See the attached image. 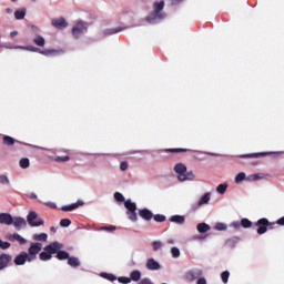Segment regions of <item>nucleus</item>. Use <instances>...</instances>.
Wrapping results in <instances>:
<instances>
[{"instance_id": "27", "label": "nucleus", "mask_w": 284, "mask_h": 284, "mask_svg": "<svg viewBox=\"0 0 284 284\" xmlns=\"http://www.w3.org/2000/svg\"><path fill=\"white\" fill-rule=\"evenodd\" d=\"M16 50H27L28 52H40L41 50H39V48L34 47V45H29V47H14Z\"/></svg>"}, {"instance_id": "6", "label": "nucleus", "mask_w": 284, "mask_h": 284, "mask_svg": "<svg viewBox=\"0 0 284 284\" xmlns=\"http://www.w3.org/2000/svg\"><path fill=\"white\" fill-rule=\"evenodd\" d=\"M27 221L31 227H41V225L44 223L39 214H37L34 211L29 212Z\"/></svg>"}, {"instance_id": "61", "label": "nucleus", "mask_w": 284, "mask_h": 284, "mask_svg": "<svg viewBox=\"0 0 284 284\" xmlns=\"http://www.w3.org/2000/svg\"><path fill=\"white\" fill-rule=\"evenodd\" d=\"M17 34H19L18 31H11V32H10V37H11L12 39H14V37H17Z\"/></svg>"}, {"instance_id": "4", "label": "nucleus", "mask_w": 284, "mask_h": 284, "mask_svg": "<svg viewBox=\"0 0 284 284\" xmlns=\"http://www.w3.org/2000/svg\"><path fill=\"white\" fill-rule=\"evenodd\" d=\"M124 206L126 209V216L129 221L136 223V221H139V216H136V203L132 202V200H126L124 202Z\"/></svg>"}, {"instance_id": "42", "label": "nucleus", "mask_w": 284, "mask_h": 284, "mask_svg": "<svg viewBox=\"0 0 284 284\" xmlns=\"http://www.w3.org/2000/svg\"><path fill=\"white\" fill-rule=\"evenodd\" d=\"M153 252H159L161 247H163V242L161 241H154L152 242Z\"/></svg>"}, {"instance_id": "56", "label": "nucleus", "mask_w": 284, "mask_h": 284, "mask_svg": "<svg viewBox=\"0 0 284 284\" xmlns=\"http://www.w3.org/2000/svg\"><path fill=\"white\" fill-rule=\"evenodd\" d=\"M196 284H207V280H205V277H200Z\"/></svg>"}, {"instance_id": "40", "label": "nucleus", "mask_w": 284, "mask_h": 284, "mask_svg": "<svg viewBox=\"0 0 284 284\" xmlns=\"http://www.w3.org/2000/svg\"><path fill=\"white\" fill-rule=\"evenodd\" d=\"M241 225L245 230H250V227H252V221L244 217V219L241 220Z\"/></svg>"}, {"instance_id": "8", "label": "nucleus", "mask_w": 284, "mask_h": 284, "mask_svg": "<svg viewBox=\"0 0 284 284\" xmlns=\"http://www.w3.org/2000/svg\"><path fill=\"white\" fill-rule=\"evenodd\" d=\"M13 263L14 265H24L26 263H32V256H29L27 252H21L16 255Z\"/></svg>"}, {"instance_id": "55", "label": "nucleus", "mask_w": 284, "mask_h": 284, "mask_svg": "<svg viewBox=\"0 0 284 284\" xmlns=\"http://www.w3.org/2000/svg\"><path fill=\"white\" fill-rule=\"evenodd\" d=\"M101 230H105V232H114L116 230L115 226H103Z\"/></svg>"}, {"instance_id": "57", "label": "nucleus", "mask_w": 284, "mask_h": 284, "mask_svg": "<svg viewBox=\"0 0 284 284\" xmlns=\"http://www.w3.org/2000/svg\"><path fill=\"white\" fill-rule=\"evenodd\" d=\"M277 223L276 222H268L267 227H270V230H274V227H276Z\"/></svg>"}, {"instance_id": "20", "label": "nucleus", "mask_w": 284, "mask_h": 284, "mask_svg": "<svg viewBox=\"0 0 284 284\" xmlns=\"http://www.w3.org/2000/svg\"><path fill=\"white\" fill-rule=\"evenodd\" d=\"M139 215L141 216V219H143L144 221H152V219L154 217V214L152 213V211H150L149 209H142L139 211Z\"/></svg>"}, {"instance_id": "47", "label": "nucleus", "mask_w": 284, "mask_h": 284, "mask_svg": "<svg viewBox=\"0 0 284 284\" xmlns=\"http://www.w3.org/2000/svg\"><path fill=\"white\" fill-rule=\"evenodd\" d=\"M118 281H119V283H122V284H130V283H132V278L125 277V276H120L118 278Z\"/></svg>"}, {"instance_id": "37", "label": "nucleus", "mask_w": 284, "mask_h": 284, "mask_svg": "<svg viewBox=\"0 0 284 284\" xmlns=\"http://www.w3.org/2000/svg\"><path fill=\"white\" fill-rule=\"evenodd\" d=\"M3 143H4V145H12L13 143H17V140H14L10 135H4L3 136Z\"/></svg>"}, {"instance_id": "9", "label": "nucleus", "mask_w": 284, "mask_h": 284, "mask_svg": "<svg viewBox=\"0 0 284 284\" xmlns=\"http://www.w3.org/2000/svg\"><path fill=\"white\" fill-rule=\"evenodd\" d=\"M145 267L149 272H159L163 266L154 257H149L145 262Z\"/></svg>"}, {"instance_id": "36", "label": "nucleus", "mask_w": 284, "mask_h": 284, "mask_svg": "<svg viewBox=\"0 0 284 284\" xmlns=\"http://www.w3.org/2000/svg\"><path fill=\"white\" fill-rule=\"evenodd\" d=\"M172 258H179L181 256V250L176 246L171 247Z\"/></svg>"}, {"instance_id": "39", "label": "nucleus", "mask_w": 284, "mask_h": 284, "mask_svg": "<svg viewBox=\"0 0 284 284\" xmlns=\"http://www.w3.org/2000/svg\"><path fill=\"white\" fill-rule=\"evenodd\" d=\"M221 281L222 283L227 284L230 281V271H224L221 273Z\"/></svg>"}, {"instance_id": "34", "label": "nucleus", "mask_w": 284, "mask_h": 284, "mask_svg": "<svg viewBox=\"0 0 284 284\" xmlns=\"http://www.w3.org/2000/svg\"><path fill=\"white\" fill-rule=\"evenodd\" d=\"M227 187H229L227 183H222L217 185L216 187L217 194H221V195L225 194V192H227Z\"/></svg>"}, {"instance_id": "49", "label": "nucleus", "mask_w": 284, "mask_h": 284, "mask_svg": "<svg viewBox=\"0 0 284 284\" xmlns=\"http://www.w3.org/2000/svg\"><path fill=\"white\" fill-rule=\"evenodd\" d=\"M205 239H207V235H193L191 241H205Z\"/></svg>"}, {"instance_id": "60", "label": "nucleus", "mask_w": 284, "mask_h": 284, "mask_svg": "<svg viewBox=\"0 0 284 284\" xmlns=\"http://www.w3.org/2000/svg\"><path fill=\"white\" fill-rule=\"evenodd\" d=\"M277 225H284V216L276 221Z\"/></svg>"}, {"instance_id": "28", "label": "nucleus", "mask_w": 284, "mask_h": 284, "mask_svg": "<svg viewBox=\"0 0 284 284\" xmlns=\"http://www.w3.org/2000/svg\"><path fill=\"white\" fill-rule=\"evenodd\" d=\"M243 181H247V174H245V172H240L235 176V183L239 185V184L243 183Z\"/></svg>"}, {"instance_id": "58", "label": "nucleus", "mask_w": 284, "mask_h": 284, "mask_svg": "<svg viewBox=\"0 0 284 284\" xmlns=\"http://www.w3.org/2000/svg\"><path fill=\"white\" fill-rule=\"evenodd\" d=\"M172 6H179V3H183L184 0H170Z\"/></svg>"}, {"instance_id": "13", "label": "nucleus", "mask_w": 284, "mask_h": 284, "mask_svg": "<svg viewBox=\"0 0 284 284\" xmlns=\"http://www.w3.org/2000/svg\"><path fill=\"white\" fill-rule=\"evenodd\" d=\"M210 201H212V193L206 192L202 196H200L195 205L196 207H203V205H209Z\"/></svg>"}, {"instance_id": "45", "label": "nucleus", "mask_w": 284, "mask_h": 284, "mask_svg": "<svg viewBox=\"0 0 284 284\" xmlns=\"http://www.w3.org/2000/svg\"><path fill=\"white\" fill-rule=\"evenodd\" d=\"M60 225L61 227H70V225H72V221H70V219H62L60 221Z\"/></svg>"}, {"instance_id": "43", "label": "nucleus", "mask_w": 284, "mask_h": 284, "mask_svg": "<svg viewBox=\"0 0 284 284\" xmlns=\"http://www.w3.org/2000/svg\"><path fill=\"white\" fill-rule=\"evenodd\" d=\"M114 199L118 203H125V196H123L120 192L114 193Z\"/></svg>"}, {"instance_id": "48", "label": "nucleus", "mask_w": 284, "mask_h": 284, "mask_svg": "<svg viewBox=\"0 0 284 284\" xmlns=\"http://www.w3.org/2000/svg\"><path fill=\"white\" fill-rule=\"evenodd\" d=\"M153 219L158 223H163V221H165V215L156 214V215H153Z\"/></svg>"}, {"instance_id": "33", "label": "nucleus", "mask_w": 284, "mask_h": 284, "mask_svg": "<svg viewBox=\"0 0 284 284\" xmlns=\"http://www.w3.org/2000/svg\"><path fill=\"white\" fill-rule=\"evenodd\" d=\"M214 230H216V232H225L227 230V224H225L223 222H217L214 225Z\"/></svg>"}, {"instance_id": "41", "label": "nucleus", "mask_w": 284, "mask_h": 284, "mask_svg": "<svg viewBox=\"0 0 284 284\" xmlns=\"http://www.w3.org/2000/svg\"><path fill=\"white\" fill-rule=\"evenodd\" d=\"M33 240L34 241H48V234H45V233L34 234Z\"/></svg>"}, {"instance_id": "24", "label": "nucleus", "mask_w": 284, "mask_h": 284, "mask_svg": "<svg viewBox=\"0 0 284 284\" xmlns=\"http://www.w3.org/2000/svg\"><path fill=\"white\" fill-rule=\"evenodd\" d=\"M26 14H27L26 9H17L14 11V19H17V21H21L26 19Z\"/></svg>"}, {"instance_id": "54", "label": "nucleus", "mask_w": 284, "mask_h": 284, "mask_svg": "<svg viewBox=\"0 0 284 284\" xmlns=\"http://www.w3.org/2000/svg\"><path fill=\"white\" fill-rule=\"evenodd\" d=\"M120 170H121L122 172H125V170H128V162H121V164H120Z\"/></svg>"}, {"instance_id": "17", "label": "nucleus", "mask_w": 284, "mask_h": 284, "mask_svg": "<svg viewBox=\"0 0 284 284\" xmlns=\"http://www.w3.org/2000/svg\"><path fill=\"white\" fill-rule=\"evenodd\" d=\"M10 261H12V256H10L9 254H1L0 255V271L1 270H6V267H8V264L10 263Z\"/></svg>"}, {"instance_id": "26", "label": "nucleus", "mask_w": 284, "mask_h": 284, "mask_svg": "<svg viewBox=\"0 0 284 284\" xmlns=\"http://www.w3.org/2000/svg\"><path fill=\"white\" fill-rule=\"evenodd\" d=\"M11 241H18L20 245H26L28 243V241L23 239V236L19 235V233H14L13 235H11Z\"/></svg>"}, {"instance_id": "29", "label": "nucleus", "mask_w": 284, "mask_h": 284, "mask_svg": "<svg viewBox=\"0 0 284 284\" xmlns=\"http://www.w3.org/2000/svg\"><path fill=\"white\" fill-rule=\"evenodd\" d=\"M129 278H131V281H134L135 283H138V281H141V271L135 270V271L131 272Z\"/></svg>"}, {"instance_id": "32", "label": "nucleus", "mask_w": 284, "mask_h": 284, "mask_svg": "<svg viewBox=\"0 0 284 284\" xmlns=\"http://www.w3.org/2000/svg\"><path fill=\"white\" fill-rule=\"evenodd\" d=\"M33 43H36V45H39L40 48H43V45H45V39L41 36H36L33 39Z\"/></svg>"}, {"instance_id": "35", "label": "nucleus", "mask_w": 284, "mask_h": 284, "mask_svg": "<svg viewBox=\"0 0 284 284\" xmlns=\"http://www.w3.org/2000/svg\"><path fill=\"white\" fill-rule=\"evenodd\" d=\"M123 30H125V28L123 27H116V28H112L105 31V34H116L119 32H123Z\"/></svg>"}, {"instance_id": "31", "label": "nucleus", "mask_w": 284, "mask_h": 284, "mask_svg": "<svg viewBox=\"0 0 284 284\" xmlns=\"http://www.w3.org/2000/svg\"><path fill=\"white\" fill-rule=\"evenodd\" d=\"M57 258H59V261H65L68 258H70V254L65 251H57Z\"/></svg>"}, {"instance_id": "7", "label": "nucleus", "mask_w": 284, "mask_h": 284, "mask_svg": "<svg viewBox=\"0 0 284 284\" xmlns=\"http://www.w3.org/2000/svg\"><path fill=\"white\" fill-rule=\"evenodd\" d=\"M268 154H273V156H281L284 154L283 151L277 152H261V153H251V154H242L240 159H258L260 156H268Z\"/></svg>"}, {"instance_id": "22", "label": "nucleus", "mask_w": 284, "mask_h": 284, "mask_svg": "<svg viewBox=\"0 0 284 284\" xmlns=\"http://www.w3.org/2000/svg\"><path fill=\"white\" fill-rule=\"evenodd\" d=\"M196 230L200 234H205L206 232H210L212 227L207 223L202 222L197 224Z\"/></svg>"}, {"instance_id": "11", "label": "nucleus", "mask_w": 284, "mask_h": 284, "mask_svg": "<svg viewBox=\"0 0 284 284\" xmlns=\"http://www.w3.org/2000/svg\"><path fill=\"white\" fill-rule=\"evenodd\" d=\"M42 247H43L42 243H31L28 254L29 256L32 257V261H37V254L41 252Z\"/></svg>"}, {"instance_id": "53", "label": "nucleus", "mask_w": 284, "mask_h": 284, "mask_svg": "<svg viewBox=\"0 0 284 284\" xmlns=\"http://www.w3.org/2000/svg\"><path fill=\"white\" fill-rule=\"evenodd\" d=\"M44 205H47V207H51L52 210H57V203L54 202H45Z\"/></svg>"}, {"instance_id": "5", "label": "nucleus", "mask_w": 284, "mask_h": 284, "mask_svg": "<svg viewBox=\"0 0 284 284\" xmlns=\"http://www.w3.org/2000/svg\"><path fill=\"white\" fill-rule=\"evenodd\" d=\"M88 32V22L80 20L72 28L74 39H81Z\"/></svg>"}, {"instance_id": "30", "label": "nucleus", "mask_w": 284, "mask_h": 284, "mask_svg": "<svg viewBox=\"0 0 284 284\" xmlns=\"http://www.w3.org/2000/svg\"><path fill=\"white\" fill-rule=\"evenodd\" d=\"M19 166H20L22 170H28V168H30V159H28V158H22V159L19 161Z\"/></svg>"}, {"instance_id": "2", "label": "nucleus", "mask_w": 284, "mask_h": 284, "mask_svg": "<svg viewBox=\"0 0 284 284\" xmlns=\"http://www.w3.org/2000/svg\"><path fill=\"white\" fill-rule=\"evenodd\" d=\"M174 172L178 176V181L184 183L185 181H194L196 175L192 171H187V166L185 164L179 162L174 165Z\"/></svg>"}, {"instance_id": "3", "label": "nucleus", "mask_w": 284, "mask_h": 284, "mask_svg": "<svg viewBox=\"0 0 284 284\" xmlns=\"http://www.w3.org/2000/svg\"><path fill=\"white\" fill-rule=\"evenodd\" d=\"M63 247V244L59 242H53L44 247V252L40 253V261H50L52 254H57L59 250Z\"/></svg>"}, {"instance_id": "10", "label": "nucleus", "mask_w": 284, "mask_h": 284, "mask_svg": "<svg viewBox=\"0 0 284 284\" xmlns=\"http://www.w3.org/2000/svg\"><path fill=\"white\" fill-rule=\"evenodd\" d=\"M203 276V271L201 268H192V270H189L185 275H184V278L185 281H196V278Z\"/></svg>"}, {"instance_id": "16", "label": "nucleus", "mask_w": 284, "mask_h": 284, "mask_svg": "<svg viewBox=\"0 0 284 284\" xmlns=\"http://www.w3.org/2000/svg\"><path fill=\"white\" fill-rule=\"evenodd\" d=\"M53 28H58V30H65L68 28V21L63 18L52 20Z\"/></svg>"}, {"instance_id": "18", "label": "nucleus", "mask_w": 284, "mask_h": 284, "mask_svg": "<svg viewBox=\"0 0 284 284\" xmlns=\"http://www.w3.org/2000/svg\"><path fill=\"white\" fill-rule=\"evenodd\" d=\"M62 50L57 49H47V50H40L39 54H43V57H58V54H62Z\"/></svg>"}, {"instance_id": "1", "label": "nucleus", "mask_w": 284, "mask_h": 284, "mask_svg": "<svg viewBox=\"0 0 284 284\" xmlns=\"http://www.w3.org/2000/svg\"><path fill=\"white\" fill-rule=\"evenodd\" d=\"M164 8H165V1L163 0L155 1L153 3V11L149 14V17H146V21L149 23H159V21H163V19L168 17V14L163 12Z\"/></svg>"}, {"instance_id": "15", "label": "nucleus", "mask_w": 284, "mask_h": 284, "mask_svg": "<svg viewBox=\"0 0 284 284\" xmlns=\"http://www.w3.org/2000/svg\"><path fill=\"white\" fill-rule=\"evenodd\" d=\"M12 225L16 227V230H23V227H26L28 223L23 217H13Z\"/></svg>"}, {"instance_id": "62", "label": "nucleus", "mask_w": 284, "mask_h": 284, "mask_svg": "<svg viewBox=\"0 0 284 284\" xmlns=\"http://www.w3.org/2000/svg\"><path fill=\"white\" fill-rule=\"evenodd\" d=\"M28 197H29V199H38V196L36 195V193H29V194H28Z\"/></svg>"}, {"instance_id": "46", "label": "nucleus", "mask_w": 284, "mask_h": 284, "mask_svg": "<svg viewBox=\"0 0 284 284\" xmlns=\"http://www.w3.org/2000/svg\"><path fill=\"white\" fill-rule=\"evenodd\" d=\"M54 161H55L57 163H65V162L70 161V156H68V155H65V156H57V158L54 159Z\"/></svg>"}, {"instance_id": "59", "label": "nucleus", "mask_w": 284, "mask_h": 284, "mask_svg": "<svg viewBox=\"0 0 284 284\" xmlns=\"http://www.w3.org/2000/svg\"><path fill=\"white\" fill-rule=\"evenodd\" d=\"M168 245H174V243H176V241L174 239H169L166 240Z\"/></svg>"}, {"instance_id": "21", "label": "nucleus", "mask_w": 284, "mask_h": 284, "mask_svg": "<svg viewBox=\"0 0 284 284\" xmlns=\"http://www.w3.org/2000/svg\"><path fill=\"white\" fill-rule=\"evenodd\" d=\"M263 179H265V175L263 173H255V174H251V175L246 176V181L248 183H254V182L261 181Z\"/></svg>"}, {"instance_id": "44", "label": "nucleus", "mask_w": 284, "mask_h": 284, "mask_svg": "<svg viewBox=\"0 0 284 284\" xmlns=\"http://www.w3.org/2000/svg\"><path fill=\"white\" fill-rule=\"evenodd\" d=\"M0 185H10V179H8V175H0Z\"/></svg>"}, {"instance_id": "50", "label": "nucleus", "mask_w": 284, "mask_h": 284, "mask_svg": "<svg viewBox=\"0 0 284 284\" xmlns=\"http://www.w3.org/2000/svg\"><path fill=\"white\" fill-rule=\"evenodd\" d=\"M10 247V242H3L0 240V250H8Z\"/></svg>"}, {"instance_id": "51", "label": "nucleus", "mask_w": 284, "mask_h": 284, "mask_svg": "<svg viewBox=\"0 0 284 284\" xmlns=\"http://www.w3.org/2000/svg\"><path fill=\"white\" fill-rule=\"evenodd\" d=\"M166 152H190L187 149H168Z\"/></svg>"}, {"instance_id": "64", "label": "nucleus", "mask_w": 284, "mask_h": 284, "mask_svg": "<svg viewBox=\"0 0 284 284\" xmlns=\"http://www.w3.org/2000/svg\"><path fill=\"white\" fill-rule=\"evenodd\" d=\"M204 154H207L209 156H216V153L204 152Z\"/></svg>"}, {"instance_id": "19", "label": "nucleus", "mask_w": 284, "mask_h": 284, "mask_svg": "<svg viewBox=\"0 0 284 284\" xmlns=\"http://www.w3.org/2000/svg\"><path fill=\"white\" fill-rule=\"evenodd\" d=\"M12 215L9 213H0V224L1 225H12Z\"/></svg>"}, {"instance_id": "23", "label": "nucleus", "mask_w": 284, "mask_h": 284, "mask_svg": "<svg viewBox=\"0 0 284 284\" xmlns=\"http://www.w3.org/2000/svg\"><path fill=\"white\" fill-rule=\"evenodd\" d=\"M171 223H176V225H183L185 223V216L173 215L170 217Z\"/></svg>"}, {"instance_id": "52", "label": "nucleus", "mask_w": 284, "mask_h": 284, "mask_svg": "<svg viewBox=\"0 0 284 284\" xmlns=\"http://www.w3.org/2000/svg\"><path fill=\"white\" fill-rule=\"evenodd\" d=\"M241 226L242 224L239 221H234L231 223V227H234V230H241Z\"/></svg>"}, {"instance_id": "25", "label": "nucleus", "mask_w": 284, "mask_h": 284, "mask_svg": "<svg viewBox=\"0 0 284 284\" xmlns=\"http://www.w3.org/2000/svg\"><path fill=\"white\" fill-rule=\"evenodd\" d=\"M68 265L71 267H80L81 266V261H79V257H69L68 258Z\"/></svg>"}, {"instance_id": "38", "label": "nucleus", "mask_w": 284, "mask_h": 284, "mask_svg": "<svg viewBox=\"0 0 284 284\" xmlns=\"http://www.w3.org/2000/svg\"><path fill=\"white\" fill-rule=\"evenodd\" d=\"M102 278H106V281H116V275L111 273H100Z\"/></svg>"}, {"instance_id": "14", "label": "nucleus", "mask_w": 284, "mask_h": 284, "mask_svg": "<svg viewBox=\"0 0 284 284\" xmlns=\"http://www.w3.org/2000/svg\"><path fill=\"white\" fill-rule=\"evenodd\" d=\"M84 205V202L82 200L77 201L75 203L71 204V205H65L62 206L61 210L62 212H72L74 210H78V207H81Z\"/></svg>"}, {"instance_id": "12", "label": "nucleus", "mask_w": 284, "mask_h": 284, "mask_svg": "<svg viewBox=\"0 0 284 284\" xmlns=\"http://www.w3.org/2000/svg\"><path fill=\"white\" fill-rule=\"evenodd\" d=\"M257 229V234H265L267 232V225H270V220L262 217L255 223Z\"/></svg>"}, {"instance_id": "63", "label": "nucleus", "mask_w": 284, "mask_h": 284, "mask_svg": "<svg viewBox=\"0 0 284 284\" xmlns=\"http://www.w3.org/2000/svg\"><path fill=\"white\" fill-rule=\"evenodd\" d=\"M6 12H7L8 14H12V12H14V10H12V8H7V9H6Z\"/></svg>"}]
</instances>
